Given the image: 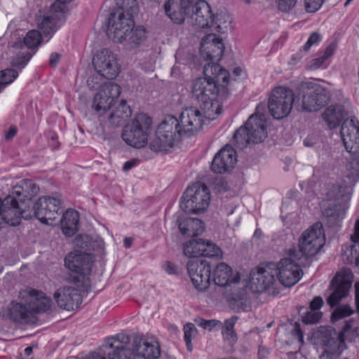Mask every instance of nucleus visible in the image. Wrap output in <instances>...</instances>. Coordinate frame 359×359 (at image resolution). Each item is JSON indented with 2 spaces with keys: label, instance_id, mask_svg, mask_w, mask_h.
<instances>
[{
  "label": "nucleus",
  "instance_id": "nucleus-1",
  "mask_svg": "<svg viewBox=\"0 0 359 359\" xmlns=\"http://www.w3.org/2000/svg\"><path fill=\"white\" fill-rule=\"evenodd\" d=\"M204 77L193 83L192 94L200 104L204 118L214 120L222 110L221 102L229 96V73L217 65L203 68Z\"/></svg>",
  "mask_w": 359,
  "mask_h": 359
},
{
  "label": "nucleus",
  "instance_id": "nucleus-2",
  "mask_svg": "<svg viewBox=\"0 0 359 359\" xmlns=\"http://www.w3.org/2000/svg\"><path fill=\"white\" fill-rule=\"evenodd\" d=\"M204 118L202 111L194 107L184 109L180 119L170 115L165 116L149 143L150 149L155 152H171L183 135H193L201 128Z\"/></svg>",
  "mask_w": 359,
  "mask_h": 359
},
{
  "label": "nucleus",
  "instance_id": "nucleus-3",
  "mask_svg": "<svg viewBox=\"0 0 359 359\" xmlns=\"http://www.w3.org/2000/svg\"><path fill=\"white\" fill-rule=\"evenodd\" d=\"M117 8L108 18L107 34L114 43H123L135 26L133 17L138 12L136 0H115Z\"/></svg>",
  "mask_w": 359,
  "mask_h": 359
},
{
  "label": "nucleus",
  "instance_id": "nucleus-4",
  "mask_svg": "<svg viewBox=\"0 0 359 359\" xmlns=\"http://www.w3.org/2000/svg\"><path fill=\"white\" fill-rule=\"evenodd\" d=\"M353 275L350 271L338 272L331 280L328 290L330 294L326 298V303L331 309H334L331 314V321L335 323L348 317L354 313V310L349 304L339 305L349 293L352 285Z\"/></svg>",
  "mask_w": 359,
  "mask_h": 359
},
{
  "label": "nucleus",
  "instance_id": "nucleus-5",
  "mask_svg": "<svg viewBox=\"0 0 359 359\" xmlns=\"http://www.w3.org/2000/svg\"><path fill=\"white\" fill-rule=\"evenodd\" d=\"M325 238L323 224L317 222L305 230L299 239V250H291L292 257L305 262L316 255L323 247Z\"/></svg>",
  "mask_w": 359,
  "mask_h": 359
},
{
  "label": "nucleus",
  "instance_id": "nucleus-6",
  "mask_svg": "<svg viewBox=\"0 0 359 359\" xmlns=\"http://www.w3.org/2000/svg\"><path fill=\"white\" fill-rule=\"evenodd\" d=\"M266 135L265 121L252 114L244 126L236 130L233 140L238 149H243L251 143L258 144L263 142Z\"/></svg>",
  "mask_w": 359,
  "mask_h": 359
},
{
  "label": "nucleus",
  "instance_id": "nucleus-7",
  "mask_svg": "<svg viewBox=\"0 0 359 359\" xmlns=\"http://www.w3.org/2000/svg\"><path fill=\"white\" fill-rule=\"evenodd\" d=\"M299 100L301 99V108L303 111H317L330 102V91L320 84L306 82L299 88Z\"/></svg>",
  "mask_w": 359,
  "mask_h": 359
},
{
  "label": "nucleus",
  "instance_id": "nucleus-8",
  "mask_svg": "<svg viewBox=\"0 0 359 359\" xmlns=\"http://www.w3.org/2000/svg\"><path fill=\"white\" fill-rule=\"evenodd\" d=\"M152 123L151 118L145 114L136 115L133 122L123 128L121 137L129 146L135 148L144 147L148 140L149 130Z\"/></svg>",
  "mask_w": 359,
  "mask_h": 359
},
{
  "label": "nucleus",
  "instance_id": "nucleus-9",
  "mask_svg": "<svg viewBox=\"0 0 359 359\" xmlns=\"http://www.w3.org/2000/svg\"><path fill=\"white\" fill-rule=\"evenodd\" d=\"M210 201V193L208 187L196 182L184 192L180 206L186 212L198 214L208 208Z\"/></svg>",
  "mask_w": 359,
  "mask_h": 359
},
{
  "label": "nucleus",
  "instance_id": "nucleus-10",
  "mask_svg": "<svg viewBox=\"0 0 359 359\" xmlns=\"http://www.w3.org/2000/svg\"><path fill=\"white\" fill-rule=\"evenodd\" d=\"M294 102L293 91L285 87L273 88L269 97V110L276 119L283 118L289 115Z\"/></svg>",
  "mask_w": 359,
  "mask_h": 359
},
{
  "label": "nucleus",
  "instance_id": "nucleus-11",
  "mask_svg": "<svg viewBox=\"0 0 359 359\" xmlns=\"http://www.w3.org/2000/svg\"><path fill=\"white\" fill-rule=\"evenodd\" d=\"M340 136L346 151L353 156L356 164L355 172L359 168V121L352 116L344 120L341 126Z\"/></svg>",
  "mask_w": 359,
  "mask_h": 359
},
{
  "label": "nucleus",
  "instance_id": "nucleus-12",
  "mask_svg": "<svg viewBox=\"0 0 359 359\" xmlns=\"http://www.w3.org/2000/svg\"><path fill=\"white\" fill-rule=\"evenodd\" d=\"M187 273L194 287L204 291L210 284L212 269L208 261L203 258H194L187 263Z\"/></svg>",
  "mask_w": 359,
  "mask_h": 359
},
{
  "label": "nucleus",
  "instance_id": "nucleus-13",
  "mask_svg": "<svg viewBox=\"0 0 359 359\" xmlns=\"http://www.w3.org/2000/svg\"><path fill=\"white\" fill-rule=\"evenodd\" d=\"M121 93L120 86L112 81L104 82L100 86V90L95 93L92 108L99 116L105 115L113 106L114 100L118 97Z\"/></svg>",
  "mask_w": 359,
  "mask_h": 359
},
{
  "label": "nucleus",
  "instance_id": "nucleus-14",
  "mask_svg": "<svg viewBox=\"0 0 359 359\" xmlns=\"http://www.w3.org/2000/svg\"><path fill=\"white\" fill-rule=\"evenodd\" d=\"M27 206L12 194L4 199L0 198V224L2 222L11 226L18 225L21 218L25 219Z\"/></svg>",
  "mask_w": 359,
  "mask_h": 359
},
{
  "label": "nucleus",
  "instance_id": "nucleus-15",
  "mask_svg": "<svg viewBox=\"0 0 359 359\" xmlns=\"http://www.w3.org/2000/svg\"><path fill=\"white\" fill-rule=\"evenodd\" d=\"M91 264V257L86 253L70 252L65 258V266L76 273V276L72 277V280L78 286L86 283Z\"/></svg>",
  "mask_w": 359,
  "mask_h": 359
},
{
  "label": "nucleus",
  "instance_id": "nucleus-16",
  "mask_svg": "<svg viewBox=\"0 0 359 359\" xmlns=\"http://www.w3.org/2000/svg\"><path fill=\"white\" fill-rule=\"evenodd\" d=\"M278 271L273 264L252 269L249 279V285L252 291L260 293L272 287L277 280Z\"/></svg>",
  "mask_w": 359,
  "mask_h": 359
},
{
  "label": "nucleus",
  "instance_id": "nucleus-17",
  "mask_svg": "<svg viewBox=\"0 0 359 359\" xmlns=\"http://www.w3.org/2000/svg\"><path fill=\"white\" fill-rule=\"evenodd\" d=\"M304 264V261L292 257V254L290 252V257L282 259L276 266L278 269L277 280L285 287L294 285L301 278L302 274L301 266Z\"/></svg>",
  "mask_w": 359,
  "mask_h": 359
},
{
  "label": "nucleus",
  "instance_id": "nucleus-18",
  "mask_svg": "<svg viewBox=\"0 0 359 359\" xmlns=\"http://www.w3.org/2000/svg\"><path fill=\"white\" fill-rule=\"evenodd\" d=\"M93 65L96 72L107 79H114L119 73L116 55L107 48L97 53L93 58Z\"/></svg>",
  "mask_w": 359,
  "mask_h": 359
},
{
  "label": "nucleus",
  "instance_id": "nucleus-19",
  "mask_svg": "<svg viewBox=\"0 0 359 359\" xmlns=\"http://www.w3.org/2000/svg\"><path fill=\"white\" fill-rule=\"evenodd\" d=\"M224 46L221 38L215 34L205 36L201 42L200 53L204 60L210 61L204 66L208 65H217L214 61H219L223 55ZM219 67H221L219 65Z\"/></svg>",
  "mask_w": 359,
  "mask_h": 359
},
{
  "label": "nucleus",
  "instance_id": "nucleus-20",
  "mask_svg": "<svg viewBox=\"0 0 359 359\" xmlns=\"http://www.w3.org/2000/svg\"><path fill=\"white\" fill-rule=\"evenodd\" d=\"M132 110L126 100H122L117 106L101 116L100 121L104 127L114 128L122 126L131 116Z\"/></svg>",
  "mask_w": 359,
  "mask_h": 359
},
{
  "label": "nucleus",
  "instance_id": "nucleus-21",
  "mask_svg": "<svg viewBox=\"0 0 359 359\" xmlns=\"http://www.w3.org/2000/svg\"><path fill=\"white\" fill-rule=\"evenodd\" d=\"M236 162V150L232 147L226 145L215 154L211 170L215 173L223 174L233 168Z\"/></svg>",
  "mask_w": 359,
  "mask_h": 359
},
{
  "label": "nucleus",
  "instance_id": "nucleus-22",
  "mask_svg": "<svg viewBox=\"0 0 359 359\" xmlns=\"http://www.w3.org/2000/svg\"><path fill=\"white\" fill-rule=\"evenodd\" d=\"M165 12L170 20L176 23L184 22L185 17L194 11L192 0H169L164 5Z\"/></svg>",
  "mask_w": 359,
  "mask_h": 359
},
{
  "label": "nucleus",
  "instance_id": "nucleus-23",
  "mask_svg": "<svg viewBox=\"0 0 359 359\" xmlns=\"http://www.w3.org/2000/svg\"><path fill=\"white\" fill-rule=\"evenodd\" d=\"M190 15L193 25L198 28H211L215 23V15L210 5L203 0L194 4V11Z\"/></svg>",
  "mask_w": 359,
  "mask_h": 359
},
{
  "label": "nucleus",
  "instance_id": "nucleus-24",
  "mask_svg": "<svg viewBox=\"0 0 359 359\" xmlns=\"http://www.w3.org/2000/svg\"><path fill=\"white\" fill-rule=\"evenodd\" d=\"M54 299L61 309L71 311L79 308L82 302L79 290L72 287H63L54 293Z\"/></svg>",
  "mask_w": 359,
  "mask_h": 359
},
{
  "label": "nucleus",
  "instance_id": "nucleus-25",
  "mask_svg": "<svg viewBox=\"0 0 359 359\" xmlns=\"http://www.w3.org/2000/svg\"><path fill=\"white\" fill-rule=\"evenodd\" d=\"M135 356L144 359H157L161 355L159 344L156 341L149 342L142 336H135L133 341Z\"/></svg>",
  "mask_w": 359,
  "mask_h": 359
},
{
  "label": "nucleus",
  "instance_id": "nucleus-26",
  "mask_svg": "<svg viewBox=\"0 0 359 359\" xmlns=\"http://www.w3.org/2000/svg\"><path fill=\"white\" fill-rule=\"evenodd\" d=\"M39 191V186L32 180L25 179L20 180L13 188L12 195L20 201H24L25 205L32 204V198Z\"/></svg>",
  "mask_w": 359,
  "mask_h": 359
},
{
  "label": "nucleus",
  "instance_id": "nucleus-27",
  "mask_svg": "<svg viewBox=\"0 0 359 359\" xmlns=\"http://www.w3.org/2000/svg\"><path fill=\"white\" fill-rule=\"evenodd\" d=\"M325 196L332 203L348 205L351 199L350 187L344 181L329 183L325 187Z\"/></svg>",
  "mask_w": 359,
  "mask_h": 359
},
{
  "label": "nucleus",
  "instance_id": "nucleus-28",
  "mask_svg": "<svg viewBox=\"0 0 359 359\" xmlns=\"http://www.w3.org/2000/svg\"><path fill=\"white\" fill-rule=\"evenodd\" d=\"M348 115L345 107L341 104H332L324 111L322 117L330 129L338 127L346 119Z\"/></svg>",
  "mask_w": 359,
  "mask_h": 359
},
{
  "label": "nucleus",
  "instance_id": "nucleus-29",
  "mask_svg": "<svg viewBox=\"0 0 359 359\" xmlns=\"http://www.w3.org/2000/svg\"><path fill=\"white\" fill-rule=\"evenodd\" d=\"M351 239L353 244L346 246L342 253V258L348 264L359 266V219L355 222Z\"/></svg>",
  "mask_w": 359,
  "mask_h": 359
},
{
  "label": "nucleus",
  "instance_id": "nucleus-30",
  "mask_svg": "<svg viewBox=\"0 0 359 359\" xmlns=\"http://www.w3.org/2000/svg\"><path fill=\"white\" fill-rule=\"evenodd\" d=\"M213 280L217 285L224 287L240 281L238 274L232 275V269L226 264L221 262L216 266L213 271Z\"/></svg>",
  "mask_w": 359,
  "mask_h": 359
},
{
  "label": "nucleus",
  "instance_id": "nucleus-31",
  "mask_svg": "<svg viewBox=\"0 0 359 359\" xmlns=\"http://www.w3.org/2000/svg\"><path fill=\"white\" fill-rule=\"evenodd\" d=\"M178 228L184 236L194 237L203 232L204 223L199 219L191 217H178Z\"/></svg>",
  "mask_w": 359,
  "mask_h": 359
},
{
  "label": "nucleus",
  "instance_id": "nucleus-32",
  "mask_svg": "<svg viewBox=\"0 0 359 359\" xmlns=\"http://www.w3.org/2000/svg\"><path fill=\"white\" fill-rule=\"evenodd\" d=\"M39 206L46 207L48 210L46 216L51 222L50 224L58 219L60 215L63 213L60 196L41 197L39 198Z\"/></svg>",
  "mask_w": 359,
  "mask_h": 359
},
{
  "label": "nucleus",
  "instance_id": "nucleus-33",
  "mask_svg": "<svg viewBox=\"0 0 359 359\" xmlns=\"http://www.w3.org/2000/svg\"><path fill=\"white\" fill-rule=\"evenodd\" d=\"M29 306L31 312H45L50 309L52 300L46 294L36 290L32 289L29 292Z\"/></svg>",
  "mask_w": 359,
  "mask_h": 359
},
{
  "label": "nucleus",
  "instance_id": "nucleus-34",
  "mask_svg": "<svg viewBox=\"0 0 359 359\" xmlns=\"http://www.w3.org/2000/svg\"><path fill=\"white\" fill-rule=\"evenodd\" d=\"M59 221L61 223V228L62 233L71 237L74 236L78 231V225L79 220V212L74 210H68L65 213Z\"/></svg>",
  "mask_w": 359,
  "mask_h": 359
},
{
  "label": "nucleus",
  "instance_id": "nucleus-35",
  "mask_svg": "<svg viewBox=\"0 0 359 359\" xmlns=\"http://www.w3.org/2000/svg\"><path fill=\"white\" fill-rule=\"evenodd\" d=\"M147 38L146 29L142 26H137L130 29L128 34L126 36L123 43L128 49H133L141 46Z\"/></svg>",
  "mask_w": 359,
  "mask_h": 359
},
{
  "label": "nucleus",
  "instance_id": "nucleus-36",
  "mask_svg": "<svg viewBox=\"0 0 359 359\" xmlns=\"http://www.w3.org/2000/svg\"><path fill=\"white\" fill-rule=\"evenodd\" d=\"M9 316L15 323H27L32 316V312L29 307L20 303L11 302L9 306Z\"/></svg>",
  "mask_w": 359,
  "mask_h": 359
},
{
  "label": "nucleus",
  "instance_id": "nucleus-37",
  "mask_svg": "<svg viewBox=\"0 0 359 359\" xmlns=\"http://www.w3.org/2000/svg\"><path fill=\"white\" fill-rule=\"evenodd\" d=\"M348 208V205L344 203H330L323 210V215L330 222L335 223L339 219H343Z\"/></svg>",
  "mask_w": 359,
  "mask_h": 359
},
{
  "label": "nucleus",
  "instance_id": "nucleus-38",
  "mask_svg": "<svg viewBox=\"0 0 359 359\" xmlns=\"http://www.w3.org/2000/svg\"><path fill=\"white\" fill-rule=\"evenodd\" d=\"M27 210L24 212L26 220L35 217L43 224H50L49 219L46 216L48 210L46 207L39 206V199L35 203L32 202V204L27 205Z\"/></svg>",
  "mask_w": 359,
  "mask_h": 359
},
{
  "label": "nucleus",
  "instance_id": "nucleus-39",
  "mask_svg": "<svg viewBox=\"0 0 359 359\" xmlns=\"http://www.w3.org/2000/svg\"><path fill=\"white\" fill-rule=\"evenodd\" d=\"M38 28L44 36L51 38L56 32L55 18L49 14L43 15L41 20H38Z\"/></svg>",
  "mask_w": 359,
  "mask_h": 359
},
{
  "label": "nucleus",
  "instance_id": "nucleus-40",
  "mask_svg": "<svg viewBox=\"0 0 359 359\" xmlns=\"http://www.w3.org/2000/svg\"><path fill=\"white\" fill-rule=\"evenodd\" d=\"M205 241L201 238L194 239L187 242L184 245V254L189 257H196L202 256L204 252Z\"/></svg>",
  "mask_w": 359,
  "mask_h": 359
},
{
  "label": "nucleus",
  "instance_id": "nucleus-41",
  "mask_svg": "<svg viewBox=\"0 0 359 359\" xmlns=\"http://www.w3.org/2000/svg\"><path fill=\"white\" fill-rule=\"evenodd\" d=\"M108 348L106 353L108 359H135L134 351H132L130 347L120 346L118 344Z\"/></svg>",
  "mask_w": 359,
  "mask_h": 359
},
{
  "label": "nucleus",
  "instance_id": "nucleus-42",
  "mask_svg": "<svg viewBox=\"0 0 359 359\" xmlns=\"http://www.w3.org/2000/svg\"><path fill=\"white\" fill-rule=\"evenodd\" d=\"M231 22V17L225 12H221L215 16V23L211 28L219 33H226L232 28Z\"/></svg>",
  "mask_w": 359,
  "mask_h": 359
},
{
  "label": "nucleus",
  "instance_id": "nucleus-43",
  "mask_svg": "<svg viewBox=\"0 0 359 359\" xmlns=\"http://www.w3.org/2000/svg\"><path fill=\"white\" fill-rule=\"evenodd\" d=\"M237 320V317H231L224 321L222 325V336L224 339L230 345L234 344L237 341V334L234 330V325Z\"/></svg>",
  "mask_w": 359,
  "mask_h": 359
},
{
  "label": "nucleus",
  "instance_id": "nucleus-44",
  "mask_svg": "<svg viewBox=\"0 0 359 359\" xmlns=\"http://www.w3.org/2000/svg\"><path fill=\"white\" fill-rule=\"evenodd\" d=\"M334 50L335 46L334 44L329 45L322 55L309 62V69L314 70L323 67L327 58L334 53Z\"/></svg>",
  "mask_w": 359,
  "mask_h": 359
},
{
  "label": "nucleus",
  "instance_id": "nucleus-45",
  "mask_svg": "<svg viewBox=\"0 0 359 359\" xmlns=\"http://www.w3.org/2000/svg\"><path fill=\"white\" fill-rule=\"evenodd\" d=\"M41 34L36 29H32L29 31L24 37L23 43L27 47V48L34 50V52L35 53L38 46L41 43Z\"/></svg>",
  "mask_w": 359,
  "mask_h": 359
},
{
  "label": "nucleus",
  "instance_id": "nucleus-46",
  "mask_svg": "<svg viewBox=\"0 0 359 359\" xmlns=\"http://www.w3.org/2000/svg\"><path fill=\"white\" fill-rule=\"evenodd\" d=\"M34 52L32 53L29 51H20L11 60L12 67L22 69L32 57Z\"/></svg>",
  "mask_w": 359,
  "mask_h": 359
},
{
  "label": "nucleus",
  "instance_id": "nucleus-47",
  "mask_svg": "<svg viewBox=\"0 0 359 359\" xmlns=\"http://www.w3.org/2000/svg\"><path fill=\"white\" fill-rule=\"evenodd\" d=\"M324 346L331 348L332 351H329L327 349L325 350L320 355V359H334L336 355V353L334 351L339 348V344L337 340L332 337L327 338L325 337V339H323Z\"/></svg>",
  "mask_w": 359,
  "mask_h": 359
},
{
  "label": "nucleus",
  "instance_id": "nucleus-48",
  "mask_svg": "<svg viewBox=\"0 0 359 359\" xmlns=\"http://www.w3.org/2000/svg\"><path fill=\"white\" fill-rule=\"evenodd\" d=\"M18 76V72L14 69H6L0 72V93Z\"/></svg>",
  "mask_w": 359,
  "mask_h": 359
},
{
  "label": "nucleus",
  "instance_id": "nucleus-49",
  "mask_svg": "<svg viewBox=\"0 0 359 359\" xmlns=\"http://www.w3.org/2000/svg\"><path fill=\"white\" fill-rule=\"evenodd\" d=\"M130 341V338L129 335L119 333L111 338H109L106 341V346L114 347L116 345L118 344L120 346L129 347Z\"/></svg>",
  "mask_w": 359,
  "mask_h": 359
},
{
  "label": "nucleus",
  "instance_id": "nucleus-50",
  "mask_svg": "<svg viewBox=\"0 0 359 359\" xmlns=\"http://www.w3.org/2000/svg\"><path fill=\"white\" fill-rule=\"evenodd\" d=\"M204 252L202 256L205 257H219L222 256L221 249L210 241L204 242Z\"/></svg>",
  "mask_w": 359,
  "mask_h": 359
},
{
  "label": "nucleus",
  "instance_id": "nucleus-51",
  "mask_svg": "<svg viewBox=\"0 0 359 359\" xmlns=\"http://www.w3.org/2000/svg\"><path fill=\"white\" fill-rule=\"evenodd\" d=\"M323 316V313L321 311H315L311 310L309 311L306 312L302 316V323L306 325H312L316 324L320 321Z\"/></svg>",
  "mask_w": 359,
  "mask_h": 359
},
{
  "label": "nucleus",
  "instance_id": "nucleus-52",
  "mask_svg": "<svg viewBox=\"0 0 359 359\" xmlns=\"http://www.w3.org/2000/svg\"><path fill=\"white\" fill-rule=\"evenodd\" d=\"M196 332L195 325L193 323H187L184 327V339L189 351H192L191 338L192 335Z\"/></svg>",
  "mask_w": 359,
  "mask_h": 359
},
{
  "label": "nucleus",
  "instance_id": "nucleus-53",
  "mask_svg": "<svg viewBox=\"0 0 359 359\" xmlns=\"http://www.w3.org/2000/svg\"><path fill=\"white\" fill-rule=\"evenodd\" d=\"M65 4L60 1L53 4L50 6L49 15L55 17L56 20L63 18L66 8Z\"/></svg>",
  "mask_w": 359,
  "mask_h": 359
},
{
  "label": "nucleus",
  "instance_id": "nucleus-54",
  "mask_svg": "<svg viewBox=\"0 0 359 359\" xmlns=\"http://www.w3.org/2000/svg\"><path fill=\"white\" fill-rule=\"evenodd\" d=\"M198 325L201 327L205 330H208L211 331L214 329L219 330L222 327V323L217 320H205L203 318H201L198 321Z\"/></svg>",
  "mask_w": 359,
  "mask_h": 359
},
{
  "label": "nucleus",
  "instance_id": "nucleus-55",
  "mask_svg": "<svg viewBox=\"0 0 359 359\" xmlns=\"http://www.w3.org/2000/svg\"><path fill=\"white\" fill-rule=\"evenodd\" d=\"M323 1L324 0H304L306 11L308 13H316L320 8Z\"/></svg>",
  "mask_w": 359,
  "mask_h": 359
},
{
  "label": "nucleus",
  "instance_id": "nucleus-56",
  "mask_svg": "<svg viewBox=\"0 0 359 359\" xmlns=\"http://www.w3.org/2000/svg\"><path fill=\"white\" fill-rule=\"evenodd\" d=\"M321 41V36L317 32H313L306 43L303 47L304 51L306 52L309 50L310 48L313 45H317Z\"/></svg>",
  "mask_w": 359,
  "mask_h": 359
},
{
  "label": "nucleus",
  "instance_id": "nucleus-57",
  "mask_svg": "<svg viewBox=\"0 0 359 359\" xmlns=\"http://www.w3.org/2000/svg\"><path fill=\"white\" fill-rule=\"evenodd\" d=\"M297 0H277L278 8L282 12H287L292 9Z\"/></svg>",
  "mask_w": 359,
  "mask_h": 359
},
{
  "label": "nucleus",
  "instance_id": "nucleus-58",
  "mask_svg": "<svg viewBox=\"0 0 359 359\" xmlns=\"http://www.w3.org/2000/svg\"><path fill=\"white\" fill-rule=\"evenodd\" d=\"M103 79H105L104 76L101 75V74L97 72L94 75H92L88 77V79L87 80L88 86H89L90 88H92V89L97 88L100 86V85L101 83V81Z\"/></svg>",
  "mask_w": 359,
  "mask_h": 359
},
{
  "label": "nucleus",
  "instance_id": "nucleus-59",
  "mask_svg": "<svg viewBox=\"0 0 359 359\" xmlns=\"http://www.w3.org/2000/svg\"><path fill=\"white\" fill-rule=\"evenodd\" d=\"M324 304L323 299L321 297L317 296L315 297L311 302H310V309L315 311H319L318 310L323 306Z\"/></svg>",
  "mask_w": 359,
  "mask_h": 359
},
{
  "label": "nucleus",
  "instance_id": "nucleus-60",
  "mask_svg": "<svg viewBox=\"0 0 359 359\" xmlns=\"http://www.w3.org/2000/svg\"><path fill=\"white\" fill-rule=\"evenodd\" d=\"M245 291L244 289L239 290L238 292H232L231 294V299L235 302H239L244 299Z\"/></svg>",
  "mask_w": 359,
  "mask_h": 359
},
{
  "label": "nucleus",
  "instance_id": "nucleus-61",
  "mask_svg": "<svg viewBox=\"0 0 359 359\" xmlns=\"http://www.w3.org/2000/svg\"><path fill=\"white\" fill-rule=\"evenodd\" d=\"M137 163H138L137 159L133 158L130 161H128L124 163V165L123 166V170L125 172H127V171L131 170L135 166H136L137 165Z\"/></svg>",
  "mask_w": 359,
  "mask_h": 359
},
{
  "label": "nucleus",
  "instance_id": "nucleus-62",
  "mask_svg": "<svg viewBox=\"0 0 359 359\" xmlns=\"http://www.w3.org/2000/svg\"><path fill=\"white\" fill-rule=\"evenodd\" d=\"M60 59V55L58 53H53L50 55L49 65L52 67H55L57 65Z\"/></svg>",
  "mask_w": 359,
  "mask_h": 359
},
{
  "label": "nucleus",
  "instance_id": "nucleus-63",
  "mask_svg": "<svg viewBox=\"0 0 359 359\" xmlns=\"http://www.w3.org/2000/svg\"><path fill=\"white\" fill-rule=\"evenodd\" d=\"M165 271L168 274H175L176 273V266L174 264L170 262H166L163 266Z\"/></svg>",
  "mask_w": 359,
  "mask_h": 359
},
{
  "label": "nucleus",
  "instance_id": "nucleus-64",
  "mask_svg": "<svg viewBox=\"0 0 359 359\" xmlns=\"http://www.w3.org/2000/svg\"><path fill=\"white\" fill-rule=\"evenodd\" d=\"M355 287V302L356 305V311L359 313V282H356Z\"/></svg>",
  "mask_w": 359,
  "mask_h": 359
}]
</instances>
